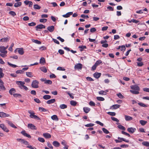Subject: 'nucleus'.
Instances as JSON below:
<instances>
[{
	"label": "nucleus",
	"mask_w": 149,
	"mask_h": 149,
	"mask_svg": "<svg viewBox=\"0 0 149 149\" xmlns=\"http://www.w3.org/2000/svg\"><path fill=\"white\" fill-rule=\"evenodd\" d=\"M39 82L37 80H33L32 81V84L31 85L32 87L34 88H38V84Z\"/></svg>",
	"instance_id": "1"
},
{
	"label": "nucleus",
	"mask_w": 149,
	"mask_h": 149,
	"mask_svg": "<svg viewBox=\"0 0 149 149\" xmlns=\"http://www.w3.org/2000/svg\"><path fill=\"white\" fill-rule=\"evenodd\" d=\"M118 140L116 139L115 140V141L116 143L121 142H122V141H125L127 143H128L129 142V141L128 140H126L123 138L118 137Z\"/></svg>",
	"instance_id": "2"
},
{
	"label": "nucleus",
	"mask_w": 149,
	"mask_h": 149,
	"mask_svg": "<svg viewBox=\"0 0 149 149\" xmlns=\"http://www.w3.org/2000/svg\"><path fill=\"white\" fill-rule=\"evenodd\" d=\"M16 84L18 85V86L21 89H22V87L25 83L23 81H16Z\"/></svg>",
	"instance_id": "3"
},
{
	"label": "nucleus",
	"mask_w": 149,
	"mask_h": 149,
	"mask_svg": "<svg viewBox=\"0 0 149 149\" xmlns=\"http://www.w3.org/2000/svg\"><path fill=\"white\" fill-rule=\"evenodd\" d=\"M130 87L131 89L132 90H136L138 91H139L140 90V88L136 85H132L130 86Z\"/></svg>",
	"instance_id": "4"
},
{
	"label": "nucleus",
	"mask_w": 149,
	"mask_h": 149,
	"mask_svg": "<svg viewBox=\"0 0 149 149\" xmlns=\"http://www.w3.org/2000/svg\"><path fill=\"white\" fill-rule=\"evenodd\" d=\"M0 127L4 131L6 132H8L9 131V130L7 129L6 127L5 126L4 124H0Z\"/></svg>",
	"instance_id": "5"
},
{
	"label": "nucleus",
	"mask_w": 149,
	"mask_h": 149,
	"mask_svg": "<svg viewBox=\"0 0 149 149\" xmlns=\"http://www.w3.org/2000/svg\"><path fill=\"white\" fill-rule=\"evenodd\" d=\"M28 127L32 130H36L37 129L36 127L31 123L28 124Z\"/></svg>",
	"instance_id": "6"
},
{
	"label": "nucleus",
	"mask_w": 149,
	"mask_h": 149,
	"mask_svg": "<svg viewBox=\"0 0 149 149\" xmlns=\"http://www.w3.org/2000/svg\"><path fill=\"white\" fill-rule=\"evenodd\" d=\"M17 50H18V53L20 55H23L24 53V52L23 48H18L16 49L15 50V52H16Z\"/></svg>",
	"instance_id": "7"
},
{
	"label": "nucleus",
	"mask_w": 149,
	"mask_h": 149,
	"mask_svg": "<svg viewBox=\"0 0 149 149\" xmlns=\"http://www.w3.org/2000/svg\"><path fill=\"white\" fill-rule=\"evenodd\" d=\"M10 116V115L3 112H0V117L1 118H5Z\"/></svg>",
	"instance_id": "8"
},
{
	"label": "nucleus",
	"mask_w": 149,
	"mask_h": 149,
	"mask_svg": "<svg viewBox=\"0 0 149 149\" xmlns=\"http://www.w3.org/2000/svg\"><path fill=\"white\" fill-rule=\"evenodd\" d=\"M135 128L131 127H129L127 129V131L128 132L131 133H133L136 130Z\"/></svg>",
	"instance_id": "9"
},
{
	"label": "nucleus",
	"mask_w": 149,
	"mask_h": 149,
	"mask_svg": "<svg viewBox=\"0 0 149 149\" xmlns=\"http://www.w3.org/2000/svg\"><path fill=\"white\" fill-rule=\"evenodd\" d=\"M45 25L42 24H40L36 26V31H38V29H42L45 28Z\"/></svg>",
	"instance_id": "10"
},
{
	"label": "nucleus",
	"mask_w": 149,
	"mask_h": 149,
	"mask_svg": "<svg viewBox=\"0 0 149 149\" xmlns=\"http://www.w3.org/2000/svg\"><path fill=\"white\" fill-rule=\"evenodd\" d=\"M47 29L49 32H52L54 31L55 27L54 26H48L47 27Z\"/></svg>",
	"instance_id": "11"
},
{
	"label": "nucleus",
	"mask_w": 149,
	"mask_h": 149,
	"mask_svg": "<svg viewBox=\"0 0 149 149\" xmlns=\"http://www.w3.org/2000/svg\"><path fill=\"white\" fill-rule=\"evenodd\" d=\"M82 65L81 64L79 63L75 65L74 68L75 69L81 70L82 68Z\"/></svg>",
	"instance_id": "12"
},
{
	"label": "nucleus",
	"mask_w": 149,
	"mask_h": 149,
	"mask_svg": "<svg viewBox=\"0 0 149 149\" xmlns=\"http://www.w3.org/2000/svg\"><path fill=\"white\" fill-rule=\"evenodd\" d=\"M21 133L23 135H24V136H26V137H27L29 138H31V136L29 134H28L27 133H26L25 131L24 130L22 131L21 132Z\"/></svg>",
	"instance_id": "13"
},
{
	"label": "nucleus",
	"mask_w": 149,
	"mask_h": 149,
	"mask_svg": "<svg viewBox=\"0 0 149 149\" xmlns=\"http://www.w3.org/2000/svg\"><path fill=\"white\" fill-rule=\"evenodd\" d=\"M5 47L4 46H1V47L0 49V52L3 54H6L7 53V51L5 50Z\"/></svg>",
	"instance_id": "14"
},
{
	"label": "nucleus",
	"mask_w": 149,
	"mask_h": 149,
	"mask_svg": "<svg viewBox=\"0 0 149 149\" xmlns=\"http://www.w3.org/2000/svg\"><path fill=\"white\" fill-rule=\"evenodd\" d=\"M101 74L100 73L96 72L93 74V76L96 79L99 78L101 76Z\"/></svg>",
	"instance_id": "15"
},
{
	"label": "nucleus",
	"mask_w": 149,
	"mask_h": 149,
	"mask_svg": "<svg viewBox=\"0 0 149 149\" xmlns=\"http://www.w3.org/2000/svg\"><path fill=\"white\" fill-rule=\"evenodd\" d=\"M72 12H70L67 13L66 14L63 15L62 16L64 17L67 18L69 17L70 15H72Z\"/></svg>",
	"instance_id": "16"
},
{
	"label": "nucleus",
	"mask_w": 149,
	"mask_h": 149,
	"mask_svg": "<svg viewBox=\"0 0 149 149\" xmlns=\"http://www.w3.org/2000/svg\"><path fill=\"white\" fill-rule=\"evenodd\" d=\"M120 105L119 104H114L113 105L110 107V109H116L120 107Z\"/></svg>",
	"instance_id": "17"
},
{
	"label": "nucleus",
	"mask_w": 149,
	"mask_h": 149,
	"mask_svg": "<svg viewBox=\"0 0 149 149\" xmlns=\"http://www.w3.org/2000/svg\"><path fill=\"white\" fill-rule=\"evenodd\" d=\"M43 136L46 139H49L51 138V135L48 133H45L43 134Z\"/></svg>",
	"instance_id": "18"
},
{
	"label": "nucleus",
	"mask_w": 149,
	"mask_h": 149,
	"mask_svg": "<svg viewBox=\"0 0 149 149\" xmlns=\"http://www.w3.org/2000/svg\"><path fill=\"white\" fill-rule=\"evenodd\" d=\"M53 145L56 147L59 146L60 143L57 141H54L52 143Z\"/></svg>",
	"instance_id": "19"
},
{
	"label": "nucleus",
	"mask_w": 149,
	"mask_h": 149,
	"mask_svg": "<svg viewBox=\"0 0 149 149\" xmlns=\"http://www.w3.org/2000/svg\"><path fill=\"white\" fill-rule=\"evenodd\" d=\"M22 5V3L21 2H17L15 3L14 5V6L16 8Z\"/></svg>",
	"instance_id": "20"
},
{
	"label": "nucleus",
	"mask_w": 149,
	"mask_h": 149,
	"mask_svg": "<svg viewBox=\"0 0 149 149\" xmlns=\"http://www.w3.org/2000/svg\"><path fill=\"white\" fill-rule=\"evenodd\" d=\"M56 101L55 99H52L47 101L46 102L47 104H50L54 103Z\"/></svg>",
	"instance_id": "21"
},
{
	"label": "nucleus",
	"mask_w": 149,
	"mask_h": 149,
	"mask_svg": "<svg viewBox=\"0 0 149 149\" xmlns=\"http://www.w3.org/2000/svg\"><path fill=\"white\" fill-rule=\"evenodd\" d=\"M16 92V90L14 88H12L10 89L9 91V93L11 95H13V94H15Z\"/></svg>",
	"instance_id": "22"
},
{
	"label": "nucleus",
	"mask_w": 149,
	"mask_h": 149,
	"mask_svg": "<svg viewBox=\"0 0 149 149\" xmlns=\"http://www.w3.org/2000/svg\"><path fill=\"white\" fill-rule=\"evenodd\" d=\"M83 110L86 113H88L90 111L91 109L90 108L87 107H84L83 108Z\"/></svg>",
	"instance_id": "23"
},
{
	"label": "nucleus",
	"mask_w": 149,
	"mask_h": 149,
	"mask_svg": "<svg viewBox=\"0 0 149 149\" xmlns=\"http://www.w3.org/2000/svg\"><path fill=\"white\" fill-rule=\"evenodd\" d=\"M125 120L126 121H127L131 120H132L133 119V118L132 117L128 116L125 115Z\"/></svg>",
	"instance_id": "24"
},
{
	"label": "nucleus",
	"mask_w": 149,
	"mask_h": 149,
	"mask_svg": "<svg viewBox=\"0 0 149 149\" xmlns=\"http://www.w3.org/2000/svg\"><path fill=\"white\" fill-rule=\"evenodd\" d=\"M51 119L53 120H55L58 121V118L57 115H54L51 117Z\"/></svg>",
	"instance_id": "25"
},
{
	"label": "nucleus",
	"mask_w": 149,
	"mask_h": 149,
	"mask_svg": "<svg viewBox=\"0 0 149 149\" xmlns=\"http://www.w3.org/2000/svg\"><path fill=\"white\" fill-rule=\"evenodd\" d=\"M8 123L11 127L14 128H17V127L11 122L10 121H8Z\"/></svg>",
	"instance_id": "26"
},
{
	"label": "nucleus",
	"mask_w": 149,
	"mask_h": 149,
	"mask_svg": "<svg viewBox=\"0 0 149 149\" xmlns=\"http://www.w3.org/2000/svg\"><path fill=\"white\" fill-rule=\"evenodd\" d=\"M40 70L41 71L45 73H46L47 72V70L46 67H42L40 68Z\"/></svg>",
	"instance_id": "27"
},
{
	"label": "nucleus",
	"mask_w": 149,
	"mask_h": 149,
	"mask_svg": "<svg viewBox=\"0 0 149 149\" xmlns=\"http://www.w3.org/2000/svg\"><path fill=\"white\" fill-rule=\"evenodd\" d=\"M43 98L44 99L47 100L51 98V96L49 95H45L43 96Z\"/></svg>",
	"instance_id": "28"
},
{
	"label": "nucleus",
	"mask_w": 149,
	"mask_h": 149,
	"mask_svg": "<svg viewBox=\"0 0 149 149\" xmlns=\"http://www.w3.org/2000/svg\"><path fill=\"white\" fill-rule=\"evenodd\" d=\"M59 107L61 109H63L66 108L67 107V106L65 104H63L60 105Z\"/></svg>",
	"instance_id": "29"
},
{
	"label": "nucleus",
	"mask_w": 149,
	"mask_h": 149,
	"mask_svg": "<svg viewBox=\"0 0 149 149\" xmlns=\"http://www.w3.org/2000/svg\"><path fill=\"white\" fill-rule=\"evenodd\" d=\"M39 109L41 112H46L48 111L47 110L42 107H39Z\"/></svg>",
	"instance_id": "30"
},
{
	"label": "nucleus",
	"mask_w": 149,
	"mask_h": 149,
	"mask_svg": "<svg viewBox=\"0 0 149 149\" xmlns=\"http://www.w3.org/2000/svg\"><path fill=\"white\" fill-rule=\"evenodd\" d=\"M26 75L29 77H33L32 73L30 72H26Z\"/></svg>",
	"instance_id": "31"
},
{
	"label": "nucleus",
	"mask_w": 149,
	"mask_h": 149,
	"mask_svg": "<svg viewBox=\"0 0 149 149\" xmlns=\"http://www.w3.org/2000/svg\"><path fill=\"white\" fill-rule=\"evenodd\" d=\"M40 64H44L45 63V59L43 57H42L40 59Z\"/></svg>",
	"instance_id": "32"
},
{
	"label": "nucleus",
	"mask_w": 149,
	"mask_h": 149,
	"mask_svg": "<svg viewBox=\"0 0 149 149\" xmlns=\"http://www.w3.org/2000/svg\"><path fill=\"white\" fill-rule=\"evenodd\" d=\"M142 143L144 146L149 147V142L148 141H143Z\"/></svg>",
	"instance_id": "33"
},
{
	"label": "nucleus",
	"mask_w": 149,
	"mask_h": 149,
	"mask_svg": "<svg viewBox=\"0 0 149 149\" xmlns=\"http://www.w3.org/2000/svg\"><path fill=\"white\" fill-rule=\"evenodd\" d=\"M140 123L142 125H146L147 123V121L141 120H140L139 121Z\"/></svg>",
	"instance_id": "34"
},
{
	"label": "nucleus",
	"mask_w": 149,
	"mask_h": 149,
	"mask_svg": "<svg viewBox=\"0 0 149 149\" xmlns=\"http://www.w3.org/2000/svg\"><path fill=\"white\" fill-rule=\"evenodd\" d=\"M4 75V74L3 72V70L1 68H0V78H3Z\"/></svg>",
	"instance_id": "35"
},
{
	"label": "nucleus",
	"mask_w": 149,
	"mask_h": 149,
	"mask_svg": "<svg viewBox=\"0 0 149 149\" xmlns=\"http://www.w3.org/2000/svg\"><path fill=\"white\" fill-rule=\"evenodd\" d=\"M139 91L137 90H130V92L132 93L135 94H138L139 93Z\"/></svg>",
	"instance_id": "36"
},
{
	"label": "nucleus",
	"mask_w": 149,
	"mask_h": 149,
	"mask_svg": "<svg viewBox=\"0 0 149 149\" xmlns=\"http://www.w3.org/2000/svg\"><path fill=\"white\" fill-rule=\"evenodd\" d=\"M33 8L35 9L39 10L41 8V7L38 5L36 4L34 5Z\"/></svg>",
	"instance_id": "37"
},
{
	"label": "nucleus",
	"mask_w": 149,
	"mask_h": 149,
	"mask_svg": "<svg viewBox=\"0 0 149 149\" xmlns=\"http://www.w3.org/2000/svg\"><path fill=\"white\" fill-rule=\"evenodd\" d=\"M32 41L38 44H40L41 43V42L40 41L36 40L33 39L32 40Z\"/></svg>",
	"instance_id": "38"
},
{
	"label": "nucleus",
	"mask_w": 149,
	"mask_h": 149,
	"mask_svg": "<svg viewBox=\"0 0 149 149\" xmlns=\"http://www.w3.org/2000/svg\"><path fill=\"white\" fill-rule=\"evenodd\" d=\"M70 104L72 106H75L77 104V102L74 101L72 100L70 102Z\"/></svg>",
	"instance_id": "39"
},
{
	"label": "nucleus",
	"mask_w": 149,
	"mask_h": 149,
	"mask_svg": "<svg viewBox=\"0 0 149 149\" xmlns=\"http://www.w3.org/2000/svg\"><path fill=\"white\" fill-rule=\"evenodd\" d=\"M99 93L100 95H106L107 93L103 91H101L99 92Z\"/></svg>",
	"instance_id": "40"
},
{
	"label": "nucleus",
	"mask_w": 149,
	"mask_h": 149,
	"mask_svg": "<svg viewBox=\"0 0 149 149\" xmlns=\"http://www.w3.org/2000/svg\"><path fill=\"white\" fill-rule=\"evenodd\" d=\"M79 48L81 49L80 50L81 52L83 51L84 49H86V46H80L79 47Z\"/></svg>",
	"instance_id": "41"
},
{
	"label": "nucleus",
	"mask_w": 149,
	"mask_h": 149,
	"mask_svg": "<svg viewBox=\"0 0 149 149\" xmlns=\"http://www.w3.org/2000/svg\"><path fill=\"white\" fill-rule=\"evenodd\" d=\"M96 99L100 101H103L104 100V99L103 97H97Z\"/></svg>",
	"instance_id": "42"
},
{
	"label": "nucleus",
	"mask_w": 149,
	"mask_h": 149,
	"mask_svg": "<svg viewBox=\"0 0 149 149\" xmlns=\"http://www.w3.org/2000/svg\"><path fill=\"white\" fill-rule=\"evenodd\" d=\"M102 130L106 134H108L109 133V132L105 128H103Z\"/></svg>",
	"instance_id": "43"
},
{
	"label": "nucleus",
	"mask_w": 149,
	"mask_h": 149,
	"mask_svg": "<svg viewBox=\"0 0 149 149\" xmlns=\"http://www.w3.org/2000/svg\"><path fill=\"white\" fill-rule=\"evenodd\" d=\"M118 127L119 129H121L123 130H125L126 129L125 127H124L123 126L120 125H118Z\"/></svg>",
	"instance_id": "44"
},
{
	"label": "nucleus",
	"mask_w": 149,
	"mask_h": 149,
	"mask_svg": "<svg viewBox=\"0 0 149 149\" xmlns=\"http://www.w3.org/2000/svg\"><path fill=\"white\" fill-rule=\"evenodd\" d=\"M5 90L6 88L3 85V84H1V85H0V91L2 90Z\"/></svg>",
	"instance_id": "45"
},
{
	"label": "nucleus",
	"mask_w": 149,
	"mask_h": 149,
	"mask_svg": "<svg viewBox=\"0 0 149 149\" xmlns=\"http://www.w3.org/2000/svg\"><path fill=\"white\" fill-rule=\"evenodd\" d=\"M102 63V61L100 60H98L97 61L96 63H95V64L97 66L100 64L101 63Z\"/></svg>",
	"instance_id": "46"
},
{
	"label": "nucleus",
	"mask_w": 149,
	"mask_h": 149,
	"mask_svg": "<svg viewBox=\"0 0 149 149\" xmlns=\"http://www.w3.org/2000/svg\"><path fill=\"white\" fill-rule=\"evenodd\" d=\"M7 63L11 67H12L13 68H15L17 66L16 65L12 64L11 63H10V62H7Z\"/></svg>",
	"instance_id": "47"
},
{
	"label": "nucleus",
	"mask_w": 149,
	"mask_h": 149,
	"mask_svg": "<svg viewBox=\"0 0 149 149\" xmlns=\"http://www.w3.org/2000/svg\"><path fill=\"white\" fill-rule=\"evenodd\" d=\"M107 113L108 114L112 116H115L116 114V113L114 112H109Z\"/></svg>",
	"instance_id": "48"
},
{
	"label": "nucleus",
	"mask_w": 149,
	"mask_h": 149,
	"mask_svg": "<svg viewBox=\"0 0 149 149\" xmlns=\"http://www.w3.org/2000/svg\"><path fill=\"white\" fill-rule=\"evenodd\" d=\"M117 96L120 99H123L124 98V96L122 95L120 93H119L117 94Z\"/></svg>",
	"instance_id": "49"
},
{
	"label": "nucleus",
	"mask_w": 149,
	"mask_h": 149,
	"mask_svg": "<svg viewBox=\"0 0 149 149\" xmlns=\"http://www.w3.org/2000/svg\"><path fill=\"white\" fill-rule=\"evenodd\" d=\"M45 83L49 84H51L52 83V82L51 80H46L45 82Z\"/></svg>",
	"instance_id": "50"
},
{
	"label": "nucleus",
	"mask_w": 149,
	"mask_h": 149,
	"mask_svg": "<svg viewBox=\"0 0 149 149\" xmlns=\"http://www.w3.org/2000/svg\"><path fill=\"white\" fill-rule=\"evenodd\" d=\"M47 21V19H41L39 20L40 22L45 23Z\"/></svg>",
	"instance_id": "51"
},
{
	"label": "nucleus",
	"mask_w": 149,
	"mask_h": 149,
	"mask_svg": "<svg viewBox=\"0 0 149 149\" xmlns=\"http://www.w3.org/2000/svg\"><path fill=\"white\" fill-rule=\"evenodd\" d=\"M38 140L39 141L42 143H43L45 141V140L42 137H39L38 139Z\"/></svg>",
	"instance_id": "52"
},
{
	"label": "nucleus",
	"mask_w": 149,
	"mask_h": 149,
	"mask_svg": "<svg viewBox=\"0 0 149 149\" xmlns=\"http://www.w3.org/2000/svg\"><path fill=\"white\" fill-rule=\"evenodd\" d=\"M138 104L139 105L142 107H147L146 105L142 102H139Z\"/></svg>",
	"instance_id": "53"
},
{
	"label": "nucleus",
	"mask_w": 149,
	"mask_h": 149,
	"mask_svg": "<svg viewBox=\"0 0 149 149\" xmlns=\"http://www.w3.org/2000/svg\"><path fill=\"white\" fill-rule=\"evenodd\" d=\"M9 14L13 16H14L16 15L15 13L13 11H10L9 12Z\"/></svg>",
	"instance_id": "54"
},
{
	"label": "nucleus",
	"mask_w": 149,
	"mask_h": 149,
	"mask_svg": "<svg viewBox=\"0 0 149 149\" xmlns=\"http://www.w3.org/2000/svg\"><path fill=\"white\" fill-rule=\"evenodd\" d=\"M36 23L34 22H32L30 23H29L28 24V25L29 26H33L36 25Z\"/></svg>",
	"instance_id": "55"
},
{
	"label": "nucleus",
	"mask_w": 149,
	"mask_h": 149,
	"mask_svg": "<svg viewBox=\"0 0 149 149\" xmlns=\"http://www.w3.org/2000/svg\"><path fill=\"white\" fill-rule=\"evenodd\" d=\"M47 146L49 148L52 149H53V147L52 146V144H50V143L49 142H47Z\"/></svg>",
	"instance_id": "56"
},
{
	"label": "nucleus",
	"mask_w": 149,
	"mask_h": 149,
	"mask_svg": "<svg viewBox=\"0 0 149 149\" xmlns=\"http://www.w3.org/2000/svg\"><path fill=\"white\" fill-rule=\"evenodd\" d=\"M137 66L139 67H141L142 66L143 64L142 62H137Z\"/></svg>",
	"instance_id": "57"
},
{
	"label": "nucleus",
	"mask_w": 149,
	"mask_h": 149,
	"mask_svg": "<svg viewBox=\"0 0 149 149\" xmlns=\"http://www.w3.org/2000/svg\"><path fill=\"white\" fill-rule=\"evenodd\" d=\"M125 46L124 45L121 46L120 50L124 51L125 50Z\"/></svg>",
	"instance_id": "58"
},
{
	"label": "nucleus",
	"mask_w": 149,
	"mask_h": 149,
	"mask_svg": "<svg viewBox=\"0 0 149 149\" xmlns=\"http://www.w3.org/2000/svg\"><path fill=\"white\" fill-rule=\"evenodd\" d=\"M89 104L91 106H95V103L93 101H91L89 103Z\"/></svg>",
	"instance_id": "59"
},
{
	"label": "nucleus",
	"mask_w": 149,
	"mask_h": 149,
	"mask_svg": "<svg viewBox=\"0 0 149 149\" xmlns=\"http://www.w3.org/2000/svg\"><path fill=\"white\" fill-rule=\"evenodd\" d=\"M81 17L84 18H89V17L87 15H85L84 14H82L81 15Z\"/></svg>",
	"instance_id": "60"
},
{
	"label": "nucleus",
	"mask_w": 149,
	"mask_h": 149,
	"mask_svg": "<svg viewBox=\"0 0 149 149\" xmlns=\"http://www.w3.org/2000/svg\"><path fill=\"white\" fill-rule=\"evenodd\" d=\"M86 79L87 80L90 81H94V80L90 77H87L86 78Z\"/></svg>",
	"instance_id": "61"
},
{
	"label": "nucleus",
	"mask_w": 149,
	"mask_h": 149,
	"mask_svg": "<svg viewBox=\"0 0 149 149\" xmlns=\"http://www.w3.org/2000/svg\"><path fill=\"white\" fill-rule=\"evenodd\" d=\"M22 141H23L22 143L25 145H29V143L27 141L24 140V139Z\"/></svg>",
	"instance_id": "62"
},
{
	"label": "nucleus",
	"mask_w": 149,
	"mask_h": 149,
	"mask_svg": "<svg viewBox=\"0 0 149 149\" xmlns=\"http://www.w3.org/2000/svg\"><path fill=\"white\" fill-rule=\"evenodd\" d=\"M49 77L50 78H55L56 77V75L54 74H50Z\"/></svg>",
	"instance_id": "63"
},
{
	"label": "nucleus",
	"mask_w": 149,
	"mask_h": 149,
	"mask_svg": "<svg viewBox=\"0 0 149 149\" xmlns=\"http://www.w3.org/2000/svg\"><path fill=\"white\" fill-rule=\"evenodd\" d=\"M143 90L144 91L147 92H149V88H143Z\"/></svg>",
	"instance_id": "64"
}]
</instances>
